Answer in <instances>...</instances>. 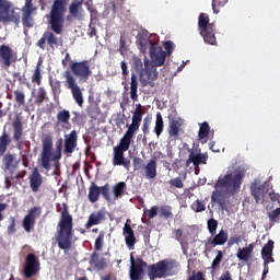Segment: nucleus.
I'll return each mask as SVG.
<instances>
[{
  "label": "nucleus",
  "instance_id": "nucleus-32",
  "mask_svg": "<svg viewBox=\"0 0 280 280\" xmlns=\"http://www.w3.org/2000/svg\"><path fill=\"white\" fill-rule=\"evenodd\" d=\"M130 141H132V138H130L129 136H124L120 139L119 145L115 147L116 150H120L122 152L128 151V149L130 148Z\"/></svg>",
  "mask_w": 280,
  "mask_h": 280
},
{
  "label": "nucleus",
  "instance_id": "nucleus-53",
  "mask_svg": "<svg viewBox=\"0 0 280 280\" xmlns=\"http://www.w3.org/2000/svg\"><path fill=\"white\" fill-rule=\"evenodd\" d=\"M273 197H271V202H273L275 207H278V209L280 210V201H279V195L278 194H273Z\"/></svg>",
  "mask_w": 280,
  "mask_h": 280
},
{
  "label": "nucleus",
  "instance_id": "nucleus-42",
  "mask_svg": "<svg viewBox=\"0 0 280 280\" xmlns=\"http://www.w3.org/2000/svg\"><path fill=\"white\" fill-rule=\"evenodd\" d=\"M138 130H139V125L131 122V125L128 127V130L126 131L125 136L132 139V137H135V135L137 133Z\"/></svg>",
  "mask_w": 280,
  "mask_h": 280
},
{
  "label": "nucleus",
  "instance_id": "nucleus-55",
  "mask_svg": "<svg viewBox=\"0 0 280 280\" xmlns=\"http://www.w3.org/2000/svg\"><path fill=\"white\" fill-rule=\"evenodd\" d=\"M218 280H233V277L231 276V272L225 271L220 276Z\"/></svg>",
  "mask_w": 280,
  "mask_h": 280
},
{
  "label": "nucleus",
  "instance_id": "nucleus-36",
  "mask_svg": "<svg viewBox=\"0 0 280 280\" xmlns=\"http://www.w3.org/2000/svg\"><path fill=\"white\" fill-rule=\"evenodd\" d=\"M137 89H138V83H137V74H131V90H130V97L133 100V102H137Z\"/></svg>",
  "mask_w": 280,
  "mask_h": 280
},
{
  "label": "nucleus",
  "instance_id": "nucleus-54",
  "mask_svg": "<svg viewBox=\"0 0 280 280\" xmlns=\"http://www.w3.org/2000/svg\"><path fill=\"white\" fill-rule=\"evenodd\" d=\"M171 184L178 189L183 188V180H180V178L172 179Z\"/></svg>",
  "mask_w": 280,
  "mask_h": 280
},
{
  "label": "nucleus",
  "instance_id": "nucleus-57",
  "mask_svg": "<svg viewBox=\"0 0 280 280\" xmlns=\"http://www.w3.org/2000/svg\"><path fill=\"white\" fill-rule=\"evenodd\" d=\"M159 211L158 207H153L149 210V218L152 220V218H156V213Z\"/></svg>",
  "mask_w": 280,
  "mask_h": 280
},
{
  "label": "nucleus",
  "instance_id": "nucleus-24",
  "mask_svg": "<svg viewBox=\"0 0 280 280\" xmlns=\"http://www.w3.org/2000/svg\"><path fill=\"white\" fill-rule=\"evenodd\" d=\"M253 250H255V244H249L247 247L238 248L237 259H240V261H248L250 259V255H253Z\"/></svg>",
  "mask_w": 280,
  "mask_h": 280
},
{
  "label": "nucleus",
  "instance_id": "nucleus-17",
  "mask_svg": "<svg viewBox=\"0 0 280 280\" xmlns=\"http://www.w3.org/2000/svg\"><path fill=\"white\" fill-rule=\"evenodd\" d=\"M130 279L141 280V275L143 272V267L145 266V262H143L141 259L135 260V256H132V254L130 255Z\"/></svg>",
  "mask_w": 280,
  "mask_h": 280
},
{
  "label": "nucleus",
  "instance_id": "nucleus-44",
  "mask_svg": "<svg viewBox=\"0 0 280 280\" xmlns=\"http://www.w3.org/2000/svg\"><path fill=\"white\" fill-rule=\"evenodd\" d=\"M91 264H92V266H94L95 268L102 269V268H104V266H106V260H104V258H101V262L97 264V255H93V256H92Z\"/></svg>",
  "mask_w": 280,
  "mask_h": 280
},
{
  "label": "nucleus",
  "instance_id": "nucleus-31",
  "mask_svg": "<svg viewBox=\"0 0 280 280\" xmlns=\"http://www.w3.org/2000/svg\"><path fill=\"white\" fill-rule=\"evenodd\" d=\"M163 128H164L163 116L161 115V113H158L155 118V127H154V132L156 137H161V133L163 132Z\"/></svg>",
  "mask_w": 280,
  "mask_h": 280
},
{
  "label": "nucleus",
  "instance_id": "nucleus-7",
  "mask_svg": "<svg viewBox=\"0 0 280 280\" xmlns=\"http://www.w3.org/2000/svg\"><path fill=\"white\" fill-rule=\"evenodd\" d=\"M138 74L142 86H154V81L159 80V71L148 61H144V68Z\"/></svg>",
  "mask_w": 280,
  "mask_h": 280
},
{
  "label": "nucleus",
  "instance_id": "nucleus-40",
  "mask_svg": "<svg viewBox=\"0 0 280 280\" xmlns=\"http://www.w3.org/2000/svg\"><path fill=\"white\" fill-rule=\"evenodd\" d=\"M124 189H126V183L120 182L114 187V196L115 198H119L121 194H124Z\"/></svg>",
  "mask_w": 280,
  "mask_h": 280
},
{
  "label": "nucleus",
  "instance_id": "nucleus-58",
  "mask_svg": "<svg viewBox=\"0 0 280 280\" xmlns=\"http://www.w3.org/2000/svg\"><path fill=\"white\" fill-rule=\"evenodd\" d=\"M222 261V252H218L217 257L214 258L212 266H218Z\"/></svg>",
  "mask_w": 280,
  "mask_h": 280
},
{
  "label": "nucleus",
  "instance_id": "nucleus-16",
  "mask_svg": "<svg viewBox=\"0 0 280 280\" xmlns=\"http://www.w3.org/2000/svg\"><path fill=\"white\" fill-rule=\"evenodd\" d=\"M38 270H39L38 260H36V256H34V254H28L26 256V261L24 265L25 277H27V278L34 277V275H36V272H38Z\"/></svg>",
  "mask_w": 280,
  "mask_h": 280
},
{
  "label": "nucleus",
  "instance_id": "nucleus-1",
  "mask_svg": "<svg viewBox=\"0 0 280 280\" xmlns=\"http://www.w3.org/2000/svg\"><path fill=\"white\" fill-rule=\"evenodd\" d=\"M244 168L240 166H230L224 175L219 176L212 192V201L224 209L230 196L237 194L244 179Z\"/></svg>",
  "mask_w": 280,
  "mask_h": 280
},
{
  "label": "nucleus",
  "instance_id": "nucleus-47",
  "mask_svg": "<svg viewBox=\"0 0 280 280\" xmlns=\"http://www.w3.org/2000/svg\"><path fill=\"white\" fill-rule=\"evenodd\" d=\"M32 82H36V84H40V63H38L35 69V72L32 78Z\"/></svg>",
  "mask_w": 280,
  "mask_h": 280
},
{
  "label": "nucleus",
  "instance_id": "nucleus-12",
  "mask_svg": "<svg viewBox=\"0 0 280 280\" xmlns=\"http://www.w3.org/2000/svg\"><path fill=\"white\" fill-rule=\"evenodd\" d=\"M165 51H163V48L159 46V44H152L150 43V58L152 62V67H163L165 65Z\"/></svg>",
  "mask_w": 280,
  "mask_h": 280
},
{
  "label": "nucleus",
  "instance_id": "nucleus-64",
  "mask_svg": "<svg viewBox=\"0 0 280 280\" xmlns=\"http://www.w3.org/2000/svg\"><path fill=\"white\" fill-rule=\"evenodd\" d=\"M210 150H212V152H220L219 149H213V145L210 143Z\"/></svg>",
  "mask_w": 280,
  "mask_h": 280
},
{
  "label": "nucleus",
  "instance_id": "nucleus-15",
  "mask_svg": "<svg viewBox=\"0 0 280 280\" xmlns=\"http://www.w3.org/2000/svg\"><path fill=\"white\" fill-rule=\"evenodd\" d=\"M23 12V23L26 27H32L34 25L33 14H36V7L32 4V0H25V4L22 9Z\"/></svg>",
  "mask_w": 280,
  "mask_h": 280
},
{
  "label": "nucleus",
  "instance_id": "nucleus-45",
  "mask_svg": "<svg viewBox=\"0 0 280 280\" xmlns=\"http://www.w3.org/2000/svg\"><path fill=\"white\" fill-rule=\"evenodd\" d=\"M208 230L210 231L211 235H215V231L218 230V221L214 219L208 220Z\"/></svg>",
  "mask_w": 280,
  "mask_h": 280
},
{
  "label": "nucleus",
  "instance_id": "nucleus-48",
  "mask_svg": "<svg viewBox=\"0 0 280 280\" xmlns=\"http://www.w3.org/2000/svg\"><path fill=\"white\" fill-rule=\"evenodd\" d=\"M104 244V235L100 234L95 241V248L96 250H102V246Z\"/></svg>",
  "mask_w": 280,
  "mask_h": 280
},
{
  "label": "nucleus",
  "instance_id": "nucleus-2",
  "mask_svg": "<svg viewBox=\"0 0 280 280\" xmlns=\"http://www.w3.org/2000/svg\"><path fill=\"white\" fill-rule=\"evenodd\" d=\"M59 232L57 236V242L59 245V248L65 250H71V246H73V223L71 215L67 211H63L61 213V220L59 221Z\"/></svg>",
  "mask_w": 280,
  "mask_h": 280
},
{
  "label": "nucleus",
  "instance_id": "nucleus-25",
  "mask_svg": "<svg viewBox=\"0 0 280 280\" xmlns=\"http://www.w3.org/2000/svg\"><path fill=\"white\" fill-rule=\"evenodd\" d=\"M0 58L7 67L12 65V49L8 46H0Z\"/></svg>",
  "mask_w": 280,
  "mask_h": 280
},
{
  "label": "nucleus",
  "instance_id": "nucleus-35",
  "mask_svg": "<svg viewBox=\"0 0 280 280\" xmlns=\"http://www.w3.org/2000/svg\"><path fill=\"white\" fill-rule=\"evenodd\" d=\"M100 194H101V188L97 186H91L90 192H89V198L91 202H97L100 199Z\"/></svg>",
  "mask_w": 280,
  "mask_h": 280
},
{
  "label": "nucleus",
  "instance_id": "nucleus-23",
  "mask_svg": "<svg viewBox=\"0 0 280 280\" xmlns=\"http://www.w3.org/2000/svg\"><path fill=\"white\" fill-rule=\"evenodd\" d=\"M31 188L33 191H38V188L43 185V177L38 173V168H34L30 177Z\"/></svg>",
  "mask_w": 280,
  "mask_h": 280
},
{
  "label": "nucleus",
  "instance_id": "nucleus-52",
  "mask_svg": "<svg viewBox=\"0 0 280 280\" xmlns=\"http://www.w3.org/2000/svg\"><path fill=\"white\" fill-rule=\"evenodd\" d=\"M242 243V236H234L229 241V246H233L234 244H241Z\"/></svg>",
  "mask_w": 280,
  "mask_h": 280
},
{
  "label": "nucleus",
  "instance_id": "nucleus-39",
  "mask_svg": "<svg viewBox=\"0 0 280 280\" xmlns=\"http://www.w3.org/2000/svg\"><path fill=\"white\" fill-rule=\"evenodd\" d=\"M100 222H102V214H92L86 223V228L91 229V226H95V224H100Z\"/></svg>",
  "mask_w": 280,
  "mask_h": 280
},
{
  "label": "nucleus",
  "instance_id": "nucleus-63",
  "mask_svg": "<svg viewBox=\"0 0 280 280\" xmlns=\"http://www.w3.org/2000/svg\"><path fill=\"white\" fill-rule=\"evenodd\" d=\"M9 233H14V223L9 226Z\"/></svg>",
  "mask_w": 280,
  "mask_h": 280
},
{
  "label": "nucleus",
  "instance_id": "nucleus-41",
  "mask_svg": "<svg viewBox=\"0 0 280 280\" xmlns=\"http://www.w3.org/2000/svg\"><path fill=\"white\" fill-rule=\"evenodd\" d=\"M191 209H192V211H195L196 213H200V212L205 211L206 207H205V203H202V201L196 200V201L191 205Z\"/></svg>",
  "mask_w": 280,
  "mask_h": 280
},
{
  "label": "nucleus",
  "instance_id": "nucleus-61",
  "mask_svg": "<svg viewBox=\"0 0 280 280\" xmlns=\"http://www.w3.org/2000/svg\"><path fill=\"white\" fill-rule=\"evenodd\" d=\"M175 237H176V240H179V237H183V231L176 230L175 231Z\"/></svg>",
  "mask_w": 280,
  "mask_h": 280
},
{
  "label": "nucleus",
  "instance_id": "nucleus-28",
  "mask_svg": "<svg viewBox=\"0 0 280 280\" xmlns=\"http://www.w3.org/2000/svg\"><path fill=\"white\" fill-rule=\"evenodd\" d=\"M124 235H125L127 246H135V232L132 231V228H130L128 223L125 224Z\"/></svg>",
  "mask_w": 280,
  "mask_h": 280
},
{
  "label": "nucleus",
  "instance_id": "nucleus-51",
  "mask_svg": "<svg viewBox=\"0 0 280 280\" xmlns=\"http://www.w3.org/2000/svg\"><path fill=\"white\" fill-rule=\"evenodd\" d=\"M160 215L163 218H170L172 215V211H170V208H161Z\"/></svg>",
  "mask_w": 280,
  "mask_h": 280
},
{
  "label": "nucleus",
  "instance_id": "nucleus-11",
  "mask_svg": "<svg viewBox=\"0 0 280 280\" xmlns=\"http://www.w3.org/2000/svg\"><path fill=\"white\" fill-rule=\"evenodd\" d=\"M7 21H19V13L14 11L10 2L0 0V23H7Z\"/></svg>",
  "mask_w": 280,
  "mask_h": 280
},
{
  "label": "nucleus",
  "instance_id": "nucleus-21",
  "mask_svg": "<svg viewBox=\"0 0 280 280\" xmlns=\"http://www.w3.org/2000/svg\"><path fill=\"white\" fill-rule=\"evenodd\" d=\"M40 215V210L38 208L32 209L28 214L24 218L23 226L27 233L34 229V222L36 221V218Z\"/></svg>",
  "mask_w": 280,
  "mask_h": 280
},
{
  "label": "nucleus",
  "instance_id": "nucleus-56",
  "mask_svg": "<svg viewBox=\"0 0 280 280\" xmlns=\"http://www.w3.org/2000/svg\"><path fill=\"white\" fill-rule=\"evenodd\" d=\"M120 68L122 71V75H128L129 71H128V65L125 61L120 62Z\"/></svg>",
  "mask_w": 280,
  "mask_h": 280
},
{
  "label": "nucleus",
  "instance_id": "nucleus-62",
  "mask_svg": "<svg viewBox=\"0 0 280 280\" xmlns=\"http://www.w3.org/2000/svg\"><path fill=\"white\" fill-rule=\"evenodd\" d=\"M5 210V203H0V220H1V211Z\"/></svg>",
  "mask_w": 280,
  "mask_h": 280
},
{
  "label": "nucleus",
  "instance_id": "nucleus-8",
  "mask_svg": "<svg viewBox=\"0 0 280 280\" xmlns=\"http://www.w3.org/2000/svg\"><path fill=\"white\" fill-rule=\"evenodd\" d=\"M199 30L205 43L215 45V35L213 34V25L209 24V15L205 13L199 15Z\"/></svg>",
  "mask_w": 280,
  "mask_h": 280
},
{
  "label": "nucleus",
  "instance_id": "nucleus-14",
  "mask_svg": "<svg viewBox=\"0 0 280 280\" xmlns=\"http://www.w3.org/2000/svg\"><path fill=\"white\" fill-rule=\"evenodd\" d=\"M275 248V242L268 241V243L262 247L261 257L264 260V271H262V279L266 278L268 275V264H272L275 258H272V250Z\"/></svg>",
  "mask_w": 280,
  "mask_h": 280
},
{
  "label": "nucleus",
  "instance_id": "nucleus-43",
  "mask_svg": "<svg viewBox=\"0 0 280 280\" xmlns=\"http://www.w3.org/2000/svg\"><path fill=\"white\" fill-rule=\"evenodd\" d=\"M13 129H14V138L16 140L21 139L22 129H21V121L14 120L13 122Z\"/></svg>",
  "mask_w": 280,
  "mask_h": 280
},
{
  "label": "nucleus",
  "instance_id": "nucleus-38",
  "mask_svg": "<svg viewBox=\"0 0 280 280\" xmlns=\"http://www.w3.org/2000/svg\"><path fill=\"white\" fill-rule=\"evenodd\" d=\"M70 118L71 114L67 109H63L57 114V121L59 124H67V121H69Z\"/></svg>",
  "mask_w": 280,
  "mask_h": 280
},
{
  "label": "nucleus",
  "instance_id": "nucleus-4",
  "mask_svg": "<svg viewBox=\"0 0 280 280\" xmlns=\"http://www.w3.org/2000/svg\"><path fill=\"white\" fill-rule=\"evenodd\" d=\"M178 272V262L172 259L161 260L149 268L150 279H163Z\"/></svg>",
  "mask_w": 280,
  "mask_h": 280
},
{
  "label": "nucleus",
  "instance_id": "nucleus-19",
  "mask_svg": "<svg viewBox=\"0 0 280 280\" xmlns=\"http://www.w3.org/2000/svg\"><path fill=\"white\" fill-rule=\"evenodd\" d=\"M83 3L84 0H73L69 7L70 16L78 19V21H82L84 19V9H82Z\"/></svg>",
  "mask_w": 280,
  "mask_h": 280
},
{
  "label": "nucleus",
  "instance_id": "nucleus-59",
  "mask_svg": "<svg viewBox=\"0 0 280 280\" xmlns=\"http://www.w3.org/2000/svg\"><path fill=\"white\" fill-rule=\"evenodd\" d=\"M143 132L144 135H148L150 132V121L144 120L143 122Z\"/></svg>",
  "mask_w": 280,
  "mask_h": 280
},
{
  "label": "nucleus",
  "instance_id": "nucleus-34",
  "mask_svg": "<svg viewBox=\"0 0 280 280\" xmlns=\"http://www.w3.org/2000/svg\"><path fill=\"white\" fill-rule=\"evenodd\" d=\"M142 108L143 107L141 106V104H138L136 106V112L133 113L132 122L131 124H136L137 126H141V119L143 117Z\"/></svg>",
  "mask_w": 280,
  "mask_h": 280
},
{
  "label": "nucleus",
  "instance_id": "nucleus-9",
  "mask_svg": "<svg viewBox=\"0 0 280 280\" xmlns=\"http://www.w3.org/2000/svg\"><path fill=\"white\" fill-rule=\"evenodd\" d=\"M63 78L66 80L67 88L70 89L72 93L74 102L78 104V106H82V104H84V96L82 95V89H80V85H78L75 77H73L71 72L66 71L63 73Z\"/></svg>",
  "mask_w": 280,
  "mask_h": 280
},
{
  "label": "nucleus",
  "instance_id": "nucleus-33",
  "mask_svg": "<svg viewBox=\"0 0 280 280\" xmlns=\"http://www.w3.org/2000/svg\"><path fill=\"white\" fill-rule=\"evenodd\" d=\"M209 130H211V128L209 127L208 122L199 124V141H202V139H207V137H209Z\"/></svg>",
  "mask_w": 280,
  "mask_h": 280
},
{
  "label": "nucleus",
  "instance_id": "nucleus-60",
  "mask_svg": "<svg viewBox=\"0 0 280 280\" xmlns=\"http://www.w3.org/2000/svg\"><path fill=\"white\" fill-rule=\"evenodd\" d=\"M45 43H47V39L45 38V35L43 36V38H40L37 43L38 47L43 48V45H45Z\"/></svg>",
  "mask_w": 280,
  "mask_h": 280
},
{
  "label": "nucleus",
  "instance_id": "nucleus-29",
  "mask_svg": "<svg viewBox=\"0 0 280 280\" xmlns=\"http://www.w3.org/2000/svg\"><path fill=\"white\" fill-rule=\"evenodd\" d=\"M225 242H229V232L221 230L219 234L214 236L211 244H215V246H224Z\"/></svg>",
  "mask_w": 280,
  "mask_h": 280
},
{
  "label": "nucleus",
  "instance_id": "nucleus-3",
  "mask_svg": "<svg viewBox=\"0 0 280 280\" xmlns=\"http://www.w3.org/2000/svg\"><path fill=\"white\" fill-rule=\"evenodd\" d=\"M52 150L54 142L51 141V137L46 136L43 139V151L38 159V165H42L44 170L51 168V161H60V159H62V139H60L57 144L56 153H54Z\"/></svg>",
  "mask_w": 280,
  "mask_h": 280
},
{
  "label": "nucleus",
  "instance_id": "nucleus-18",
  "mask_svg": "<svg viewBox=\"0 0 280 280\" xmlns=\"http://www.w3.org/2000/svg\"><path fill=\"white\" fill-rule=\"evenodd\" d=\"M78 147V132L72 130L70 133L65 135V152L67 154H73Z\"/></svg>",
  "mask_w": 280,
  "mask_h": 280
},
{
  "label": "nucleus",
  "instance_id": "nucleus-46",
  "mask_svg": "<svg viewBox=\"0 0 280 280\" xmlns=\"http://www.w3.org/2000/svg\"><path fill=\"white\" fill-rule=\"evenodd\" d=\"M44 36L46 42H48V45H51V47H54V45H58V38H56L51 33H45Z\"/></svg>",
  "mask_w": 280,
  "mask_h": 280
},
{
  "label": "nucleus",
  "instance_id": "nucleus-10",
  "mask_svg": "<svg viewBox=\"0 0 280 280\" xmlns=\"http://www.w3.org/2000/svg\"><path fill=\"white\" fill-rule=\"evenodd\" d=\"M70 69L72 73L77 75L79 80H81V82H86V80H89V78H91V74L93 73L91 71V66H89V62L86 61H72Z\"/></svg>",
  "mask_w": 280,
  "mask_h": 280
},
{
  "label": "nucleus",
  "instance_id": "nucleus-50",
  "mask_svg": "<svg viewBox=\"0 0 280 280\" xmlns=\"http://www.w3.org/2000/svg\"><path fill=\"white\" fill-rule=\"evenodd\" d=\"M164 48H165V50L167 51L168 56H171V55H172V51H174V43H172V42H166V43L164 44Z\"/></svg>",
  "mask_w": 280,
  "mask_h": 280
},
{
  "label": "nucleus",
  "instance_id": "nucleus-6",
  "mask_svg": "<svg viewBox=\"0 0 280 280\" xmlns=\"http://www.w3.org/2000/svg\"><path fill=\"white\" fill-rule=\"evenodd\" d=\"M275 191L266 182L255 180L252 185V195L258 205H268L272 202Z\"/></svg>",
  "mask_w": 280,
  "mask_h": 280
},
{
  "label": "nucleus",
  "instance_id": "nucleus-30",
  "mask_svg": "<svg viewBox=\"0 0 280 280\" xmlns=\"http://www.w3.org/2000/svg\"><path fill=\"white\" fill-rule=\"evenodd\" d=\"M16 158L12 154H7L3 159L5 170H14L16 167Z\"/></svg>",
  "mask_w": 280,
  "mask_h": 280
},
{
  "label": "nucleus",
  "instance_id": "nucleus-37",
  "mask_svg": "<svg viewBox=\"0 0 280 280\" xmlns=\"http://www.w3.org/2000/svg\"><path fill=\"white\" fill-rule=\"evenodd\" d=\"M8 145H10V137H8V135H3L0 138V156H3V154H5Z\"/></svg>",
  "mask_w": 280,
  "mask_h": 280
},
{
  "label": "nucleus",
  "instance_id": "nucleus-20",
  "mask_svg": "<svg viewBox=\"0 0 280 280\" xmlns=\"http://www.w3.org/2000/svg\"><path fill=\"white\" fill-rule=\"evenodd\" d=\"M207 154L191 151L188 160L186 161L187 167H189V164L192 163L195 167H198V165H206L207 164Z\"/></svg>",
  "mask_w": 280,
  "mask_h": 280
},
{
  "label": "nucleus",
  "instance_id": "nucleus-27",
  "mask_svg": "<svg viewBox=\"0 0 280 280\" xmlns=\"http://www.w3.org/2000/svg\"><path fill=\"white\" fill-rule=\"evenodd\" d=\"M144 174L147 178H156V161L151 160L147 163Z\"/></svg>",
  "mask_w": 280,
  "mask_h": 280
},
{
  "label": "nucleus",
  "instance_id": "nucleus-13",
  "mask_svg": "<svg viewBox=\"0 0 280 280\" xmlns=\"http://www.w3.org/2000/svg\"><path fill=\"white\" fill-rule=\"evenodd\" d=\"M183 128H185V119L178 116L171 118L168 122V136L171 137V139H178V137L183 132Z\"/></svg>",
  "mask_w": 280,
  "mask_h": 280
},
{
  "label": "nucleus",
  "instance_id": "nucleus-49",
  "mask_svg": "<svg viewBox=\"0 0 280 280\" xmlns=\"http://www.w3.org/2000/svg\"><path fill=\"white\" fill-rule=\"evenodd\" d=\"M14 93L16 102H19V104H25V94L19 91H15Z\"/></svg>",
  "mask_w": 280,
  "mask_h": 280
},
{
  "label": "nucleus",
  "instance_id": "nucleus-22",
  "mask_svg": "<svg viewBox=\"0 0 280 280\" xmlns=\"http://www.w3.org/2000/svg\"><path fill=\"white\" fill-rule=\"evenodd\" d=\"M124 152L119 149H114V160H113V165H124V167H129L130 166V161L126 160L124 158Z\"/></svg>",
  "mask_w": 280,
  "mask_h": 280
},
{
  "label": "nucleus",
  "instance_id": "nucleus-26",
  "mask_svg": "<svg viewBox=\"0 0 280 280\" xmlns=\"http://www.w3.org/2000/svg\"><path fill=\"white\" fill-rule=\"evenodd\" d=\"M265 207L268 211L269 220H277V218H280V209L278 206H275V201H269Z\"/></svg>",
  "mask_w": 280,
  "mask_h": 280
},
{
  "label": "nucleus",
  "instance_id": "nucleus-5",
  "mask_svg": "<svg viewBox=\"0 0 280 280\" xmlns=\"http://www.w3.org/2000/svg\"><path fill=\"white\" fill-rule=\"evenodd\" d=\"M67 0H55L50 12V26L55 34H60L65 25Z\"/></svg>",
  "mask_w": 280,
  "mask_h": 280
}]
</instances>
